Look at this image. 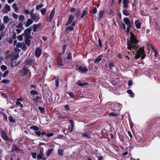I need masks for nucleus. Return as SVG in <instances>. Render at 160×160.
<instances>
[{"label":"nucleus","mask_w":160,"mask_h":160,"mask_svg":"<svg viewBox=\"0 0 160 160\" xmlns=\"http://www.w3.org/2000/svg\"><path fill=\"white\" fill-rule=\"evenodd\" d=\"M138 42V41L137 39L135 36L132 32H130V40H128L127 42V44L128 46L127 49L130 50H131L132 49H133L135 50H137L135 58L136 59H138L142 56L141 59H143L146 56L144 48L142 47H140L138 49L139 47L136 44Z\"/></svg>","instance_id":"obj_1"},{"label":"nucleus","mask_w":160,"mask_h":160,"mask_svg":"<svg viewBox=\"0 0 160 160\" xmlns=\"http://www.w3.org/2000/svg\"><path fill=\"white\" fill-rule=\"evenodd\" d=\"M123 22L127 26V32L128 33L130 31V28L132 25V23L128 18H125L123 19Z\"/></svg>","instance_id":"obj_2"},{"label":"nucleus","mask_w":160,"mask_h":160,"mask_svg":"<svg viewBox=\"0 0 160 160\" xmlns=\"http://www.w3.org/2000/svg\"><path fill=\"white\" fill-rule=\"evenodd\" d=\"M32 29L31 27L28 28L24 31V33L22 34V35L25 36L27 38H32L31 34V32Z\"/></svg>","instance_id":"obj_3"},{"label":"nucleus","mask_w":160,"mask_h":160,"mask_svg":"<svg viewBox=\"0 0 160 160\" xmlns=\"http://www.w3.org/2000/svg\"><path fill=\"white\" fill-rule=\"evenodd\" d=\"M11 60L12 61H13L17 59L18 58L19 56V54L18 52L16 51H14L11 53Z\"/></svg>","instance_id":"obj_4"},{"label":"nucleus","mask_w":160,"mask_h":160,"mask_svg":"<svg viewBox=\"0 0 160 160\" xmlns=\"http://www.w3.org/2000/svg\"><path fill=\"white\" fill-rule=\"evenodd\" d=\"M54 14L55 9L53 8L51 12L49 17H48L47 19V22H50L52 21Z\"/></svg>","instance_id":"obj_5"},{"label":"nucleus","mask_w":160,"mask_h":160,"mask_svg":"<svg viewBox=\"0 0 160 160\" xmlns=\"http://www.w3.org/2000/svg\"><path fill=\"white\" fill-rule=\"evenodd\" d=\"M10 6L7 4H6L2 11L3 13H7L10 11Z\"/></svg>","instance_id":"obj_6"},{"label":"nucleus","mask_w":160,"mask_h":160,"mask_svg":"<svg viewBox=\"0 0 160 160\" xmlns=\"http://www.w3.org/2000/svg\"><path fill=\"white\" fill-rule=\"evenodd\" d=\"M40 152L38 154L37 157L38 159L39 160H40L42 159L43 157L44 150L42 148H40Z\"/></svg>","instance_id":"obj_7"},{"label":"nucleus","mask_w":160,"mask_h":160,"mask_svg":"<svg viewBox=\"0 0 160 160\" xmlns=\"http://www.w3.org/2000/svg\"><path fill=\"white\" fill-rule=\"evenodd\" d=\"M1 137L5 141H7L9 140L6 133L4 130L1 131Z\"/></svg>","instance_id":"obj_8"},{"label":"nucleus","mask_w":160,"mask_h":160,"mask_svg":"<svg viewBox=\"0 0 160 160\" xmlns=\"http://www.w3.org/2000/svg\"><path fill=\"white\" fill-rule=\"evenodd\" d=\"M74 18L72 15H69L68 17V21L65 24V25L68 26L70 25L72 22Z\"/></svg>","instance_id":"obj_9"},{"label":"nucleus","mask_w":160,"mask_h":160,"mask_svg":"<svg viewBox=\"0 0 160 160\" xmlns=\"http://www.w3.org/2000/svg\"><path fill=\"white\" fill-rule=\"evenodd\" d=\"M42 50L39 48H37L35 51V55L37 58H38L41 55L42 53Z\"/></svg>","instance_id":"obj_10"},{"label":"nucleus","mask_w":160,"mask_h":160,"mask_svg":"<svg viewBox=\"0 0 160 160\" xmlns=\"http://www.w3.org/2000/svg\"><path fill=\"white\" fill-rule=\"evenodd\" d=\"M16 47L17 48H21L23 49H26L27 48V47L25 46L24 43H17L16 44Z\"/></svg>","instance_id":"obj_11"},{"label":"nucleus","mask_w":160,"mask_h":160,"mask_svg":"<svg viewBox=\"0 0 160 160\" xmlns=\"http://www.w3.org/2000/svg\"><path fill=\"white\" fill-rule=\"evenodd\" d=\"M75 25V21L73 22L71 24V26H70L66 28V31H72L74 28L73 27H74Z\"/></svg>","instance_id":"obj_12"},{"label":"nucleus","mask_w":160,"mask_h":160,"mask_svg":"<svg viewBox=\"0 0 160 160\" xmlns=\"http://www.w3.org/2000/svg\"><path fill=\"white\" fill-rule=\"evenodd\" d=\"M41 26V24L40 23H39L37 24H34L32 26L33 28V31L34 32H37L38 29L40 28Z\"/></svg>","instance_id":"obj_13"},{"label":"nucleus","mask_w":160,"mask_h":160,"mask_svg":"<svg viewBox=\"0 0 160 160\" xmlns=\"http://www.w3.org/2000/svg\"><path fill=\"white\" fill-rule=\"evenodd\" d=\"M30 18L35 22H37L40 19L39 16L38 15H36L35 14H32L30 16Z\"/></svg>","instance_id":"obj_14"},{"label":"nucleus","mask_w":160,"mask_h":160,"mask_svg":"<svg viewBox=\"0 0 160 160\" xmlns=\"http://www.w3.org/2000/svg\"><path fill=\"white\" fill-rule=\"evenodd\" d=\"M129 2L128 0H123L122 3L124 8L126 9L128 8V4Z\"/></svg>","instance_id":"obj_15"},{"label":"nucleus","mask_w":160,"mask_h":160,"mask_svg":"<svg viewBox=\"0 0 160 160\" xmlns=\"http://www.w3.org/2000/svg\"><path fill=\"white\" fill-rule=\"evenodd\" d=\"M79 71L82 72H87L88 71V69L85 67L82 66H80L78 68Z\"/></svg>","instance_id":"obj_16"},{"label":"nucleus","mask_w":160,"mask_h":160,"mask_svg":"<svg viewBox=\"0 0 160 160\" xmlns=\"http://www.w3.org/2000/svg\"><path fill=\"white\" fill-rule=\"evenodd\" d=\"M34 62V61L33 60H29L27 61H26L25 66H28L30 67L32 64Z\"/></svg>","instance_id":"obj_17"},{"label":"nucleus","mask_w":160,"mask_h":160,"mask_svg":"<svg viewBox=\"0 0 160 160\" xmlns=\"http://www.w3.org/2000/svg\"><path fill=\"white\" fill-rule=\"evenodd\" d=\"M88 12V9L87 8H85L82 13L81 16L80 18L82 19L83 18L85 15L87 14V12Z\"/></svg>","instance_id":"obj_18"},{"label":"nucleus","mask_w":160,"mask_h":160,"mask_svg":"<svg viewBox=\"0 0 160 160\" xmlns=\"http://www.w3.org/2000/svg\"><path fill=\"white\" fill-rule=\"evenodd\" d=\"M33 22L32 20L31 19H28L25 24V26L26 27H28Z\"/></svg>","instance_id":"obj_19"},{"label":"nucleus","mask_w":160,"mask_h":160,"mask_svg":"<svg viewBox=\"0 0 160 160\" xmlns=\"http://www.w3.org/2000/svg\"><path fill=\"white\" fill-rule=\"evenodd\" d=\"M21 63L19 61L18 62H16V61H13L11 63L10 66L11 67L13 68L18 65L19 64Z\"/></svg>","instance_id":"obj_20"},{"label":"nucleus","mask_w":160,"mask_h":160,"mask_svg":"<svg viewBox=\"0 0 160 160\" xmlns=\"http://www.w3.org/2000/svg\"><path fill=\"white\" fill-rule=\"evenodd\" d=\"M135 26L137 29L140 28L141 24L139 22V21L138 20H136L135 22Z\"/></svg>","instance_id":"obj_21"},{"label":"nucleus","mask_w":160,"mask_h":160,"mask_svg":"<svg viewBox=\"0 0 160 160\" xmlns=\"http://www.w3.org/2000/svg\"><path fill=\"white\" fill-rule=\"evenodd\" d=\"M122 13L126 16H128L130 15V13L129 11L126 9L123 10Z\"/></svg>","instance_id":"obj_22"},{"label":"nucleus","mask_w":160,"mask_h":160,"mask_svg":"<svg viewBox=\"0 0 160 160\" xmlns=\"http://www.w3.org/2000/svg\"><path fill=\"white\" fill-rule=\"evenodd\" d=\"M9 20V19L8 16H5L3 18V22L4 23H8Z\"/></svg>","instance_id":"obj_23"},{"label":"nucleus","mask_w":160,"mask_h":160,"mask_svg":"<svg viewBox=\"0 0 160 160\" xmlns=\"http://www.w3.org/2000/svg\"><path fill=\"white\" fill-rule=\"evenodd\" d=\"M104 13V12L103 10H101L99 11V15L98 17V20L101 19L103 16Z\"/></svg>","instance_id":"obj_24"},{"label":"nucleus","mask_w":160,"mask_h":160,"mask_svg":"<svg viewBox=\"0 0 160 160\" xmlns=\"http://www.w3.org/2000/svg\"><path fill=\"white\" fill-rule=\"evenodd\" d=\"M119 26L120 27L123 29H125L126 28V25L123 23L121 22L119 23Z\"/></svg>","instance_id":"obj_25"},{"label":"nucleus","mask_w":160,"mask_h":160,"mask_svg":"<svg viewBox=\"0 0 160 160\" xmlns=\"http://www.w3.org/2000/svg\"><path fill=\"white\" fill-rule=\"evenodd\" d=\"M53 150V148H51L48 150L46 153V155L47 157L49 156L50 155Z\"/></svg>","instance_id":"obj_26"},{"label":"nucleus","mask_w":160,"mask_h":160,"mask_svg":"<svg viewBox=\"0 0 160 160\" xmlns=\"http://www.w3.org/2000/svg\"><path fill=\"white\" fill-rule=\"evenodd\" d=\"M28 69L26 68H24L22 71V73L24 75L27 74L28 72Z\"/></svg>","instance_id":"obj_27"},{"label":"nucleus","mask_w":160,"mask_h":160,"mask_svg":"<svg viewBox=\"0 0 160 160\" xmlns=\"http://www.w3.org/2000/svg\"><path fill=\"white\" fill-rule=\"evenodd\" d=\"M152 51H153L154 52V56L155 57V58H156L158 57V53L157 52V51L155 49L153 48H152Z\"/></svg>","instance_id":"obj_28"},{"label":"nucleus","mask_w":160,"mask_h":160,"mask_svg":"<svg viewBox=\"0 0 160 160\" xmlns=\"http://www.w3.org/2000/svg\"><path fill=\"white\" fill-rule=\"evenodd\" d=\"M82 136L84 137H86L88 138H91V136L90 134H88L87 133H84L82 134Z\"/></svg>","instance_id":"obj_29"},{"label":"nucleus","mask_w":160,"mask_h":160,"mask_svg":"<svg viewBox=\"0 0 160 160\" xmlns=\"http://www.w3.org/2000/svg\"><path fill=\"white\" fill-rule=\"evenodd\" d=\"M127 93L131 95V97H133L134 95V94L132 92V90L129 89L127 91Z\"/></svg>","instance_id":"obj_30"},{"label":"nucleus","mask_w":160,"mask_h":160,"mask_svg":"<svg viewBox=\"0 0 160 160\" xmlns=\"http://www.w3.org/2000/svg\"><path fill=\"white\" fill-rule=\"evenodd\" d=\"M13 148L12 149L11 151L13 152L15 151H16L18 149V147L16 146V145H12Z\"/></svg>","instance_id":"obj_31"},{"label":"nucleus","mask_w":160,"mask_h":160,"mask_svg":"<svg viewBox=\"0 0 160 160\" xmlns=\"http://www.w3.org/2000/svg\"><path fill=\"white\" fill-rule=\"evenodd\" d=\"M30 128L31 129H33L35 131H37L39 130L38 128L36 126H32L30 127Z\"/></svg>","instance_id":"obj_32"},{"label":"nucleus","mask_w":160,"mask_h":160,"mask_svg":"<svg viewBox=\"0 0 160 160\" xmlns=\"http://www.w3.org/2000/svg\"><path fill=\"white\" fill-rule=\"evenodd\" d=\"M57 63L58 65L61 66H63V64L62 61L60 59L58 58L57 59Z\"/></svg>","instance_id":"obj_33"},{"label":"nucleus","mask_w":160,"mask_h":160,"mask_svg":"<svg viewBox=\"0 0 160 160\" xmlns=\"http://www.w3.org/2000/svg\"><path fill=\"white\" fill-rule=\"evenodd\" d=\"M76 83L77 85H78L79 86H84L86 84H87V83H82L81 82H80V81H78V82H76Z\"/></svg>","instance_id":"obj_34"},{"label":"nucleus","mask_w":160,"mask_h":160,"mask_svg":"<svg viewBox=\"0 0 160 160\" xmlns=\"http://www.w3.org/2000/svg\"><path fill=\"white\" fill-rule=\"evenodd\" d=\"M101 60V58L100 56H99L98 58L95 59L94 61L95 63H97L99 62Z\"/></svg>","instance_id":"obj_35"},{"label":"nucleus","mask_w":160,"mask_h":160,"mask_svg":"<svg viewBox=\"0 0 160 160\" xmlns=\"http://www.w3.org/2000/svg\"><path fill=\"white\" fill-rule=\"evenodd\" d=\"M38 109L42 113L44 114L45 113V111L44 108L41 107H39L38 108Z\"/></svg>","instance_id":"obj_36"},{"label":"nucleus","mask_w":160,"mask_h":160,"mask_svg":"<svg viewBox=\"0 0 160 160\" xmlns=\"http://www.w3.org/2000/svg\"><path fill=\"white\" fill-rule=\"evenodd\" d=\"M28 38H27L25 39V43L27 46H29L30 44V40L28 39Z\"/></svg>","instance_id":"obj_37"},{"label":"nucleus","mask_w":160,"mask_h":160,"mask_svg":"<svg viewBox=\"0 0 160 160\" xmlns=\"http://www.w3.org/2000/svg\"><path fill=\"white\" fill-rule=\"evenodd\" d=\"M92 13L95 14L97 12V9L95 7H92Z\"/></svg>","instance_id":"obj_38"},{"label":"nucleus","mask_w":160,"mask_h":160,"mask_svg":"<svg viewBox=\"0 0 160 160\" xmlns=\"http://www.w3.org/2000/svg\"><path fill=\"white\" fill-rule=\"evenodd\" d=\"M5 27L3 23L0 24V31H3L5 29Z\"/></svg>","instance_id":"obj_39"},{"label":"nucleus","mask_w":160,"mask_h":160,"mask_svg":"<svg viewBox=\"0 0 160 160\" xmlns=\"http://www.w3.org/2000/svg\"><path fill=\"white\" fill-rule=\"evenodd\" d=\"M24 17L23 15H21L19 17V20L20 21H22L24 20Z\"/></svg>","instance_id":"obj_40"},{"label":"nucleus","mask_w":160,"mask_h":160,"mask_svg":"<svg viewBox=\"0 0 160 160\" xmlns=\"http://www.w3.org/2000/svg\"><path fill=\"white\" fill-rule=\"evenodd\" d=\"M109 116H116L118 115V114L115 112L110 113L108 114Z\"/></svg>","instance_id":"obj_41"},{"label":"nucleus","mask_w":160,"mask_h":160,"mask_svg":"<svg viewBox=\"0 0 160 160\" xmlns=\"http://www.w3.org/2000/svg\"><path fill=\"white\" fill-rule=\"evenodd\" d=\"M81 14V12L79 10H77L76 13V15L78 18Z\"/></svg>","instance_id":"obj_42"},{"label":"nucleus","mask_w":160,"mask_h":160,"mask_svg":"<svg viewBox=\"0 0 160 160\" xmlns=\"http://www.w3.org/2000/svg\"><path fill=\"white\" fill-rule=\"evenodd\" d=\"M9 121L12 122H15L14 119L12 118V117L9 116L8 117Z\"/></svg>","instance_id":"obj_43"},{"label":"nucleus","mask_w":160,"mask_h":160,"mask_svg":"<svg viewBox=\"0 0 160 160\" xmlns=\"http://www.w3.org/2000/svg\"><path fill=\"white\" fill-rule=\"evenodd\" d=\"M31 94L32 95H36L38 94V92L35 90H32L30 92Z\"/></svg>","instance_id":"obj_44"},{"label":"nucleus","mask_w":160,"mask_h":160,"mask_svg":"<svg viewBox=\"0 0 160 160\" xmlns=\"http://www.w3.org/2000/svg\"><path fill=\"white\" fill-rule=\"evenodd\" d=\"M47 10L46 8H42L41 9V12L42 13V14L43 15H44L46 11Z\"/></svg>","instance_id":"obj_45"},{"label":"nucleus","mask_w":160,"mask_h":160,"mask_svg":"<svg viewBox=\"0 0 160 160\" xmlns=\"http://www.w3.org/2000/svg\"><path fill=\"white\" fill-rule=\"evenodd\" d=\"M9 81L7 79H4L2 80L1 82L2 83H9Z\"/></svg>","instance_id":"obj_46"},{"label":"nucleus","mask_w":160,"mask_h":160,"mask_svg":"<svg viewBox=\"0 0 160 160\" xmlns=\"http://www.w3.org/2000/svg\"><path fill=\"white\" fill-rule=\"evenodd\" d=\"M58 153L60 156H62L63 155V150L62 149H59L58 150Z\"/></svg>","instance_id":"obj_47"},{"label":"nucleus","mask_w":160,"mask_h":160,"mask_svg":"<svg viewBox=\"0 0 160 160\" xmlns=\"http://www.w3.org/2000/svg\"><path fill=\"white\" fill-rule=\"evenodd\" d=\"M9 70H7L3 74V77H5L9 73Z\"/></svg>","instance_id":"obj_48"},{"label":"nucleus","mask_w":160,"mask_h":160,"mask_svg":"<svg viewBox=\"0 0 160 160\" xmlns=\"http://www.w3.org/2000/svg\"><path fill=\"white\" fill-rule=\"evenodd\" d=\"M31 154L32 157V158H33L35 159L36 158V156H37L36 153L32 152V153H31Z\"/></svg>","instance_id":"obj_49"},{"label":"nucleus","mask_w":160,"mask_h":160,"mask_svg":"<svg viewBox=\"0 0 160 160\" xmlns=\"http://www.w3.org/2000/svg\"><path fill=\"white\" fill-rule=\"evenodd\" d=\"M72 58V54L70 52L68 54V56L67 58V59L68 60H69L70 59H71Z\"/></svg>","instance_id":"obj_50"},{"label":"nucleus","mask_w":160,"mask_h":160,"mask_svg":"<svg viewBox=\"0 0 160 160\" xmlns=\"http://www.w3.org/2000/svg\"><path fill=\"white\" fill-rule=\"evenodd\" d=\"M43 6V5L42 4H40L38 5L36 8V9L37 10H39L40 8L42 7Z\"/></svg>","instance_id":"obj_51"},{"label":"nucleus","mask_w":160,"mask_h":160,"mask_svg":"<svg viewBox=\"0 0 160 160\" xmlns=\"http://www.w3.org/2000/svg\"><path fill=\"white\" fill-rule=\"evenodd\" d=\"M114 66L112 62H110L109 64V67L111 69Z\"/></svg>","instance_id":"obj_52"},{"label":"nucleus","mask_w":160,"mask_h":160,"mask_svg":"<svg viewBox=\"0 0 160 160\" xmlns=\"http://www.w3.org/2000/svg\"><path fill=\"white\" fill-rule=\"evenodd\" d=\"M12 16L15 19H17L18 17V15L15 13H13L12 14Z\"/></svg>","instance_id":"obj_53"},{"label":"nucleus","mask_w":160,"mask_h":160,"mask_svg":"<svg viewBox=\"0 0 160 160\" xmlns=\"http://www.w3.org/2000/svg\"><path fill=\"white\" fill-rule=\"evenodd\" d=\"M16 104L17 105H19L21 108L23 107V105L21 103V102L19 101H17L16 102Z\"/></svg>","instance_id":"obj_54"},{"label":"nucleus","mask_w":160,"mask_h":160,"mask_svg":"<svg viewBox=\"0 0 160 160\" xmlns=\"http://www.w3.org/2000/svg\"><path fill=\"white\" fill-rule=\"evenodd\" d=\"M23 12L25 14H27V15H28L30 14L29 11L28 10H27V9L24 10H23Z\"/></svg>","instance_id":"obj_55"},{"label":"nucleus","mask_w":160,"mask_h":160,"mask_svg":"<svg viewBox=\"0 0 160 160\" xmlns=\"http://www.w3.org/2000/svg\"><path fill=\"white\" fill-rule=\"evenodd\" d=\"M1 68L2 70H6L7 68V67L6 66H5L4 65H2V66H1Z\"/></svg>","instance_id":"obj_56"},{"label":"nucleus","mask_w":160,"mask_h":160,"mask_svg":"<svg viewBox=\"0 0 160 160\" xmlns=\"http://www.w3.org/2000/svg\"><path fill=\"white\" fill-rule=\"evenodd\" d=\"M55 86L58 87L59 86V80L58 79H57L55 80Z\"/></svg>","instance_id":"obj_57"},{"label":"nucleus","mask_w":160,"mask_h":160,"mask_svg":"<svg viewBox=\"0 0 160 160\" xmlns=\"http://www.w3.org/2000/svg\"><path fill=\"white\" fill-rule=\"evenodd\" d=\"M65 108V110H70V108L69 107V105H66L64 106Z\"/></svg>","instance_id":"obj_58"},{"label":"nucleus","mask_w":160,"mask_h":160,"mask_svg":"<svg viewBox=\"0 0 160 160\" xmlns=\"http://www.w3.org/2000/svg\"><path fill=\"white\" fill-rule=\"evenodd\" d=\"M22 27V23H20L18 24L16 26V27L17 28H21Z\"/></svg>","instance_id":"obj_59"},{"label":"nucleus","mask_w":160,"mask_h":160,"mask_svg":"<svg viewBox=\"0 0 160 160\" xmlns=\"http://www.w3.org/2000/svg\"><path fill=\"white\" fill-rule=\"evenodd\" d=\"M10 58H11V54H8V55H7L5 57V59H8Z\"/></svg>","instance_id":"obj_60"},{"label":"nucleus","mask_w":160,"mask_h":160,"mask_svg":"<svg viewBox=\"0 0 160 160\" xmlns=\"http://www.w3.org/2000/svg\"><path fill=\"white\" fill-rule=\"evenodd\" d=\"M128 85L129 86H131L132 84V82L131 80H129L128 81Z\"/></svg>","instance_id":"obj_61"},{"label":"nucleus","mask_w":160,"mask_h":160,"mask_svg":"<svg viewBox=\"0 0 160 160\" xmlns=\"http://www.w3.org/2000/svg\"><path fill=\"white\" fill-rule=\"evenodd\" d=\"M68 94H69L70 96L71 97V98H73L74 97V94L73 93L69 92Z\"/></svg>","instance_id":"obj_62"},{"label":"nucleus","mask_w":160,"mask_h":160,"mask_svg":"<svg viewBox=\"0 0 160 160\" xmlns=\"http://www.w3.org/2000/svg\"><path fill=\"white\" fill-rule=\"evenodd\" d=\"M35 133L38 136H39L41 135V132L40 131L35 132Z\"/></svg>","instance_id":"obj_63"},{"label":"nucleus","mask_w":160,"mask_h":160,"mask_svg":"<svg viewBox=\"0 0 160 160\" xmlns=\"http://www.w3.org/2000/svg\"><path fill=\"white\" fill-rule=\"evenodd\" d=\"M18 40L21 41L22 40L23 38L22 36L20 35L18 37Z\"/></svg>","instance_id":"obj_64"}]
</instances>
